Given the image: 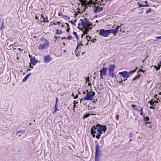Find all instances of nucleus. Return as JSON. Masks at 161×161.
<instances>
[{
  "mask_svg": "<svg viewBox=\"0 0 161 161\" xmlns=\"http://www.w3.org/2000/svg\"><path fill=\"white\" fill-rule=\"evenodd\" d=\"M69 30H70L69 28V27H68L67 28V29H66V31H67L68 32H69Z\"/></svg>",
  "mask_w": 161,
  "mask_h": 161,
  "instance_id": "c03bdc74",
  "label": "nucleus"
},
{
  "mask_svg": "<svg viewBox=\"0 0 161 161\" xmlns=\"http://www.w3.org/2000/svg\"><path fill=\"white\" fill-rule=\"evenodd\" d=\"M103 11V7H100L99 6L95 5L93 8V11L95 14H97Z\"/></svg>",
  "mask_w": 161,
  "mask_h": 161,
  "instance_id": "6e6552de",
  "label": "nucleus"
},
{
  "mask_svg": "<svg viewBox=\"0 0 161 161\" xmlns=\"http://www.w3.org/2000/svg\"><path fill=\"white\" fill-rule=\"evenodd\" d=\"M18 49H19V51H23V49H21V48H18Z\"/></svg>",
  "mask_w": 161,
  "mask_h": 161,
  "instance_id": "4d7b16f0",
  "label": "nucleus"
},
{
  "mask_svg": "<svg viewBox=\"0 0 161 161\" xmlns=\"http://www.w3.org/2000/svg\"><path fill=\"white\" fill-rule=\"evenodd\" d=\"M140 77V74H138V75L136 76L135 77L132 79L133 80H136L137 79H138L139 77Z\"/></svg>",
  "mask_w": 161,
  "mask_h": 161,
  "instance_id": "412c9836",
  "label": "nucleus"
},
{
  "mask_svg": "<svg viewBox=\"0 0 161 161\" xmlns=\"http://www.w3.org/2000/svg\"><path fill=\"white\" fill-rule=\"evenodd\" d=\"M58 98L57 97H56V103H55V105H57V103H58Z\"/></svg>",
  "mask_w": 161,
  "mask_h": 161,
  "instance_id": "e433bc0d",
  "label": "nucleus"
},
{
  "mask_svg": "<svg viewBox=\"0 0 161 161\" xmlns=\"http://www.w3.org/2000/svg\"><path fill=\"white\" fill-rule=\"evenodd\" d=\"M143 108L142 107L141 109L138 110V111L140 113V114L142 116H143Z\"/></svg>",
  "mask_w": 161,
  "mask_h": 161,
  "instance_id": "5701e85b",
  "label": "nucleus"
},
{
  "mask_svg": "<svg viewBox=\"0 0 161 161\" xmlns=\"http://www.w3.org/2000/svg\"><path fill=\"white\" fill-rule=\"evenodd\" d=\"M76 106V105L75 104V103H74V108L73 109L74 110H75L74 108H75V106Z\"/></svg>",
  "mask_w": 161,
  "mask_h": 161,
  "instance_id": "052dcab7",
  "label": "nucleus"
},
{
  "mask_svg": "<svg viewBox=\"0 0 161 161\" xmlns=\"http://www.w3.org/2000/svg\"><path fill=\"white\" fill-rule=\"evenodd\" d=\"M154 103H158V102L157 101H154Z\"/></svg>",
  "mask_w": 161,
  "mask_h": 161,
  "instance_id": "3c124183",
  "label": "nucleus"
},
{
  "mask_svg": "<svg viewBox=\"0 0 161 161\" xmlns=\"http://www.w3.org/2000/svg\"><path fill=\"white\" fill-rule=\"evenodd\" d=\"M43 22H48V21L47 20L48 17H45L43 18Z\"/></svg>",
  "mask_w": 161,
  "mask_h": 161,
  "instance_id": "bb28decb",
  "label": "nucleus"
},
{
  "mask_svg": "<svg viewBox=\"0 0 161 161\" xmlns=\"http://www.w3.org/2000/svg\"><path fill=\"white\" fill-rule=\"evenodd\" d=\"M52 58L50 57V55L44 56V62L45 63H48L51 61Z\"/></svg>",
  "mask_w": 161,
  "mask_h": 161,
  "instance_id": "9d476101",
  "label": "nucleus"
},
{
  "mask_svg": "<svg viewBox=\"0 0 161 161\" xmlns=\"http://www.w3.org/2000/svg\"><path fill=\"white\" fill-rule=\"evenodd\" d=\"M16 134L18 135L19 136H20L22 135V134L20 133V131H18L17 132Z\"/></svg>",
  "mask_w": 161,
  "mask_h": 161,
  "instance_id": "7c9ffc66",
  "label": "nucleus"
},
{
  "mask_svg": "<svg viewBox=\"0 0 161 161\" xmlns=\"http://www.w3.org/2000/svg\"><path fill=\"white\" fill-rule=\"evenodd\" d=\"M96 154L95 156H98V153L99 151V147L98 144L96 145Z\"/></svg>",
  "mask_w": 161,
  "mask_h": 161,
  "instance_id": "4468645a",
  "label": "nucleus"
},
{
  "mask_svg": "<svg viewBox=\"0 0 161 161\" xmlns=\"http://www.w3.org/2000/svg\"><path fill=\"white\" fill-rule=\"evenodd\" d=\"M131 106L132 108H135V107L136 106L134 104H132V105H131Z\"/></svg>",
  "mask_w": 161,
  "mask_h": 161,
  "instance_id": "8fccbe9b",
  "label": "nucleus"
},
{
  "mask_svg": "<svg viewBox=\"0 0 161 161\" xmlns=\"http://www.w3.org/2000/svg\"><path fill=\"white\" fill-rule=\"evenodd\" d=\"M142 69H140L139 71L137 72V73H138L139 71H142Z\"/></svg>",
  "mask_w": 161,
  "mask_h": 161,
  "instance_id": "e2e57ef3",
  "label": "nucleus"
},
{
  "mask_svg": "<svg viewBox=\"0 0 161 161\" xmlns=\"http://www.w3.org/2000/svg\"><path fill=\"white\" fill-rule=\"evenodd\" d=\"M120 26H121V25L120 26H117L116 28L115 29L116 30V32H117V33L118 32V29L119 28V27H120Z\"/></svg>",
  "mask_w": 161,
  "mask_h": 161,
  "instance_id": "f704fd0d",
  "label": "nucleus"
},
{
  "mask_svg": "<svg viewBox=\"0 0 161 161\" xmlns=\"http://www.w3.org/2000/svg\"><path fill=\"white\" fill-rule=\"evenodd\" d=\"M62 33V31L61 30H58V29L57 30V31L56 32V34H60Z\"/></svg>",
  "mask_w": 161,
  "mask_h": 161,
  "instance_id": "b1692460",
  "label": "nucleus"
},
{
  "mask_svg": "<svg viewBox=\"0 0 161 161\" xmlns=\"http://www.w3.org/2000/svg\"><path fill=\"white\" fill-rule=\"evenodd\" d=\"M92 115H93L94 114H86L84 115V117L87 118Z\"/></svg>",
  "mask_w": 161,
  "mask_h": 161,
  "instance_id": "393cba45",
  "label": "nucleus"
},
{
  "mask_svg": "<svg viewBox=\"0 0 161 161\" xmlns=\"http://www.w3.org/2000/svg\"><path fill=\"white\" fill-rule=\"evenodd\" d=\"M145 60H142V62L143 63H144V62H145Z\"/></svg>",
  "mask_w": 161,
  "mask_h": 161,
  "instance_id": "338daca9",
  "label": "nucleus"
},
{
  "mask_svg": "<svg viewBox=\"0 0 161 161\" xmlns=\"http://www.w3.org/2000/svg\"><path fill=\"white\" fill-rule=\"evenodd\" d=\"M31 74V73H30L26 75L25 76L24 79L22 80V81L23 82H25L27 80L28 78L29 77L30 75Z\"/></svg>",
  "mask_w": 161,
  "mask_h": 161,
  "instance_id": "2eb2a0df",
  "label": "nucleus"
},
{
  "mask_svg": "<svg viewBox=\"0 0 161 161\" xmlns=\"http://www.w3.org/2000/svg\"><path fill=\"white\" fill-rule=\"evenodd\" d=\"M54 110L53 111V114L55 113L57 110L58 111L59 110L58 109V108L57 107V105H55V108H54Z\"/></svg>",
  "mask_w": 161,
  "mask_h": 161,
  "instance_id": "a878e982",
  "label": "nucleus"
},
{
  "mask_svg": "<svg viewBox=\"0 0 161 161\" xmlns=\"http://www.w3.org/2000/svg\"><path fill=\"white\" fill-rule=\"evenodd\" d=\"M158 96V95L157 94H155L154 96V97L155 98H156Z\"/></svg>",
  "mask_w": 161,
  "mask_h": 161,
  "instance_id": "6e6d98bb",
  "label": "nucleus"
},
{
  "mask_svg": "<svg viewBox=\"0 0 161 161\" xmlns=\"http://www.w3.org/2000/svg\"><path fill=\"white\" fill-rule=\"evenodd\" d=\"M140 77V74H138V75L136 76L135 77L132 79L133 80H136L137 79H138L139 77Z\"/></svg>",
  "mask_w": 161,
  "mask_h": 161,
  "instance_id": "4be33fe9",
  "label": "nucleus"
},
{
  "mask_svg": "<svg viewBox=\"0 0 161 161\" xmlns=\"http://www.w3.org/2000/svg\"><path fill=\"white\" fill-rule=\"evenodd\" d=\"M73 33L75 36V35H77V33L75 31H73Z\"/></svg>",
  "mask_w": 161,
  "mask_h": 161,
  "instance_id": "de8ad7c7",
  "label": "nucleus"
},
{
  "mask_svg": "<svg viewBox=\"0 0 161 161\" xmlns=\"http://www.w3.org/2000/svg\"><path fill=\"white\" fill-rule=\"evenodd\" d=\"M115 70V65L111 64L108 67V70L109 73V76H111L113 78L116 77V76L115 74L114 71Z\"/></svg>",
  "mask_w": 161,
  "mask_h": 161,
  "instance_id": "20e7f679",
  "label": "nucleus"
},
{
  "mask_svg": "<svg viewBox=\"0 0 161 161\" xmlns=\"http://www.w3.org/2000/svg\"><path fill=\"white\" fill-rule=\"evenodd\" d=\"M139 4L138 6L139 8H141L142 7H148L149 6V5H143V4L141 3H138Z\"/></svg>",
  "mask_w": 161,
  "mask_h": 161,
  "instance_id": "f3484780",
  "label": "nucleus"
},
{
  "mask_svg": "<svg viewBox=\"0 0 161 161\" xmlns=\"http://www.w3.org/2000/svg\"><path fill=\"white\" fill-rule=\"evenodd\" d=\"M107 129L105 125H101L99 124L93 126L91 129V132L92 135L93 137L94 138L95 136V134L96 133V130L97 131L96 137L97 139L100 138V136L103 133V132L105 133L106 130Z\"/></svg>",
  "mask_w": 161,
  "mask_h": 161,
  "instance_id": "f257e3e1",
  "label": "nucleus"
},
{
  "mask_svg": "<svg viewBox=\"0 0 161 161\" xmlns=\"http://www.w3.org/2000/svg\"><path fill=\"white\" fill-rule=\"evenodd\" d=\"M156 38L158 39H161V36H158Z\"/></svg>",
  "mask_w": 161,
  "mask_h": 161,
  "instance_id": "79ce46f5",
  "label": "nucleus"
},
{
  "mask_svg": "<svg viewBox=\"0 0 161 161\" xmlns=\"http://www.w3.org/2000/svg\"><path fill=\"white\" fill-rule=\"evenodd\" d=\"M107 68H103L100 71V76L101 79H103V75H106L107 71Z\"/></svg>",
  "mask_w": 161,
  "mask_h": 161,
  "instance_id": "1a4fd4ad",
  "label": "nucleus"
},
{
  "mask_svg": "<svg viewBox=\"0 0 161 161\" xmlns=\"http://www.w3.org/2000/svg\"><path fill=\"white\" fill-rule=\"evenodd\" d=\"M119 115H116V119H117V120H118L119 119Z\"/></svg>",
  "mask_w": 161,
  "mask_h": 161,
  "instance_id": "09e8293b",
  "label": "nucleus"
},
{
  "mask_svg": "<svg viewBox=\"0 0 161 161\" xmlns=\"http://www.w3.org/2000/svg\"><path fill=\"white\" fill-rule=\"evenodd\" d=\"M86 91H84L83 92V94H86Z\"/></svg>",
  "mask_w": 161,
  "mask_h": 161,
  "instance_id": "bf43d9fd",
  "label": "nucleus"
},
{
  "mask_svg": "<svg viewBox=\"0 0 161 161\" xmlns=\"http://www.w3.org/2000/svg\"><path fill=\"white\" fill-rule=\"evenodd\" d=\"M41 40L43 42V44L40 43L38 46V49L42 50L44 49H47L49 45V41L45 38L42 37Z\"/></svg>",
  "mask_w": 161,
  "mask_h": 161,
  "instance_id": "7ed1b4c3",
  "label": "nucleus"
},
{
  "mask_svg": "<svg viewBox=\"0 0 161 161\" xmlns=\"http://www.w3.org/2000/svg\"><path fill=\"white\" fill-rule=\"evenodd\" d=\"M72 38V36H71L70 35H69L68 37H63L62 38V40H63L64 39H68V40H70Z\"/></svg>",
  "mask_w": 161,
  "mask_h": 161,
  "instance_id": "6ab92c4d",
  "label": "nucleus"
},
{
  "mask_svg": "<svg viewBox=\"0 0 161 161\" xmlns=\"http://www.w3.org/2000/svg\"><path fill=\"white\" fill-rule=\"evenodd\" d=\"M150 109H154L155 108L154 107H153V106H150L149 107Z\"/></svg>",
  "mask_w": 161,
  "mask_h": 161,
  "instance_id": "49530a36",
  "label": "nucleus"
},
{
  "mask_svg": "<svg viewBox=\"0 0 161 161\" xmlns=\"http://www.w3.org/2000/svg\"><path fill=\"white\" fill-rule=\"evenodd\" d=\"M31 63H30V68H33V66H31Z\"/></svg>",
  "mask_w": 161,
  "mask_h": 161,
  "instance_id": "0e129e2a",
  "label": "nucleus"
},
{
  "mask_svg": "<svg viewBox=\"0 0 161 161\" xmlns=\"http://www.w3.org/2000/svg\"><path fill=\"white\" fill-rule=\"evenodd\" d=\"M119 74L123 78L125 79H124V81L126 80H127V79L129 77V75H128L129 74H128V72L126 71L119 72Z\"/></svg>",
  "mask_w": 161,
  "mask_h": 161,
  "instance_id": "39448f33",
  "label": "nucleus"
},
{
  "mask_svg": "<svg viewBox=\"0 0 161 161\" xmlns=\"http://www.w3.org/2000/svg\"><path fill=\"white\" fill-rule=\"evenodd\" d=\"M58 15L59 16H63V15L61 13H60L58 14Z\"/></svg>",
  "mask_w": 161,
  "mask_h": 161,
  "instance_id": "13d9d810",
  "label": "nucleus"
},
{
  "mask_svg": "<svg viewBox=\"0 0 161 161\" xmlns=\"http://www.w3.org/2000/svg\"><path fill=\"white\" fill-rule=\"evenodd\" d=\"M76 22V20H75L74 21L72 20L69 21V22H70L71 23V24L73 25H74L75 24V22Z\"/></svg>",
  "mask_w": 161,
  "mask_h": 161,
  "instance_id": "c756f323",
  "label": "nucleus"
},
{
  "mask_svg": "<svg viewBox=\"0 0 161 161\" xmlns=\"http://www.w3.org/2000/svg\"><path fill=\"white\" fill-rule=\"evenodd\" d=\"M78 94H77L74 97V99H76L78 97Z\"/></svg>",
  "mask_w": 161,
  "mask_h": 161,
  "instance_id": "a19ab883",
  "label": "nucleus"
},
{
  "mask_svg": "<svg viewBox=\"0 0 161 161\" xmlns=\"http://www.w3.org/2000/svg\"><path fill=\"white\" fill-rule=\"evenodd\" d=\"M129 137L131 138L132 137V134L131 133H130L129 134Z\"/></svg>",
  "mask_w": 161,
  "mask_h": 161,
  "instance_id": "ea45409f",
  "label": "nucleus"
},
{
  "mask_svg": "<svg viewBox=\"0 0 161 161\" xmlns=\"http://www.w3.org/2000/svg\"><path fill=\"white\" fill-rule=\"evenodd\" d=\"M95 161H99V158L98 156H95Z\"/></svg>",
  "mask_w": 161,
  "mask_h": 161,
  "instance_id": "2f4dec72",
  "label": "nucleus"
},
{
  "mask_svg": "<svg viewBox=\"0 0 161 161\" xmlns=\"http://www.w3.org/2000/svg\"><path fill=\"white\" fill-rule=\"evenodd\" d=\"M83 46V45L81 43H79L77 45V47L75 51V53H76L77 52L78 50H79L80 49H81V47H80V46ZM78 52L79 53H80V50H79L78 51Z\"/></svg>",
  "mask_w": 161,
  "mask_h": 161,
  "instance_id": "f8f14e48",
  "label": "nucleus"
},
{
  "mask_svg": "<svg viewBox=\"0 0 161 161\" xmlns=\"http://www.w3.org/2000/svg\"><path fill=\"white\" fill-rule=\"evenodd\" d=\"M160 67L159 66V67H158L157 68H156V70H159L160 69Z\"/></svg>",
  "mask_w": 161,
  "mask_h": 161,
  "instance_id": "5fc2aeb1",
  "label": "nucleus"
},
{
  "mask_svg": "<svg viewBox=\"0 0 161 161\" xmlns=\"http://www.w3.org/2000/svg\"><path fill=\"white\" fill-rule=\"evenodd\" d=\"M99 34L104 37H107L109 35L108 30H105L104 29H101L100 30Z\"/></svg>",
  "mask_w": 161,
  "mask_h": 161,
  "instance_id": "423d86ee",
  "label": "nucleus"
},
{
  "mask_svg": "<svg viewBox=\"0 0 161 161\" xmlns=\"http://www.w3.org/2000/svg\"><path fill=\"white\" fill-rule=\"evenodd\" d=\"M109 34L110 33L113 34L114 35H115V34L117 33L116 32V30L115 29H112L110 30H108Z\"/></svg>",
  "mask_w": 161,
  "mask_h": 161,
  "instance_id": "ddd939ff",
  "label": "nucleus"
},
{
  "mask_svg": "<svg viewBox=\"0 0 161 161\" xmlns=\"http://www.w3.org/2000/svg\"><path fill=\"white\" fill-rule=\"evenodd\" d=\"M16 43L15 42H14V43L13 44H10V45H9L8 46V50H10V49H12V47H11L12 45H13L15 44Z\"/></svg>",
  "mask_w": 161,
  "mask_h": 161,
  "instance_id": "cd10ccee",
  "label": "nucleus"
},
{
  "mask_svg": "<svg viewBox=\"0 0 161 161\" xmlns=\"http://www.w3.org/2000/svg\"><path fill=\"white\" fill-rule=\"evenodd\" d=\"M120 26H121V25L120 26H117L116 28L115 29L116 30V32H117V33L118 32V29L119 28V27H120Z\"/></svg>",
  "mask_w": 161,
  "mask_h": 161,
  "instance_id": "72a5a7b5",
  "label": "nucleus"
},
{
  "mask_svg": "<svg viewBox=\"0 0 161 161\" xmlns=\"http://www.w3.org/2000/svg\"><path fill=\"white\" fill-rule=\"evenodd\" d=\"M3 24H4V21H3L2 24L1 26V27H0V28L1 30H2V28H3Z\"/></svg>",
  "mask_w": 161,
  "mask_h": 161,
  "instance_id": "4c0bfd02",
  "label": "nucleus"
},
{
  "mask_svg": "<svg viewBox=\"0 0 161 161\" xmlns=\"http://www.w3.org/2000/svg\"><path fill=\"white\" fill-rule=\"evenodd\" d=\"M151 9H150L149 10L146 11V13L147 14L149 13L150 12H151Z\"/></svg>",
  "mask_w": 161,
  "mask_h": 161,
  "instance_id": "58836bf2",
  "label": "nucleus"
},
{
  "mask_svg": "<svg viewBox=\"0 0 161 161\" xmlns=\"http://www.w3.org/2000/svg\"><path fill=\"white\" fill-rule=\"evenodd\" d=\"M91 25H91L90 23V24H89L88 25L86 26L85 27L89 30L90 29H91L92 28L91 27Z\"/></svg>",
  "mask_w": 161,
  "mask_h": 161,
  "instance_id": "c85d7f7f",
  "label": "nucleus"
},
{
  "mask_svg": "<svg viewBox=\"0 0 161 161\" xmlns=\"http://www.w3.org/2000/svg\"><path fill=\"white\" fill-rule=\"evenodd\" d=\"M149 103H150V104L151 105H153L154 104V102L153 101V100H152Z\"/></svg>",
  "mask_w": 161,
  "mask_h": 161,
  "instance_id": "473e14b6",
  "label": "nucleus"
},
{
  "mask_svg": "<svg viewBox=\"0 0 161 161\" xmlns=\"http://www.w3.org/2000/svg\"><path fill=\"white\" fill-rule=\"evenodd\" d=\"M90 4H94V5H95L94 3H95L94 2H93L92 1H90Z\"/></svg>",
  "mask_w": 161,
  "mask_h": 161,
  "instance_id": "37998d69",
  "label": "nucleus"
},
{
  "mask_svg": "<svg viewBox=\"0 0 161 161\" xmlns=\"http://www.w3.org/2000/svg\"><path fill=\"white\" fill-rule=\"evenodd\" d=\"M93 100L92 101V103H95V99H93Z\"/></svg>",
  "mask_w": 161,
  "mask_h": 161,
  "instance_id": "69168bd1",
  "label": "nucleus"
},
{
  "mask_svg": "<svg viewBox=\"0 0 161 161\" xmlns=\"http://www.w3.org/2000/svg\"><path fill=\"white\" fill-rule=\"evenodd\" d=\"M143 118L144 119L145 121H148L149 120V117L148 116L145 117L144 115L142 116Z\"/></svg>",
  "mask_w": 161,
  "mask_h": 161,
  "instance_id": "aec40b11",
  "label": "nucleus"
},
{
  "mask_svg": "<svg viewBox=\"0 0 161 161\" xmlns=\"http://www.w3.org/2000/svg\"><path fill=\"white\" fill-rule=\"evenodd\" d=\"M96 41H97L96 39H94V40L92 41V42H93L94 43V42H96Z\"/></svg>",
  "mask_w": 161,
  "mask_h": 161,
  "instance_id": "864d4df0",
  "label": "nucleus"
},
{
  "mask_svg": "<svg viewBox=\"0 0 161 161\" xmlns=\"http://www.w3.org/2000/svg\"><path fill=\"white\" fill-rule=\"evenodd\" d=\"M137 68V67H136V69H134V70H131V71H130L128 72V74H129L128 75H129L130 76V74H132L133 73L135 72Z\"/></svg>",
  "mask_w": 161,
  "mask_h": 161,
  "instance_id": "a211bd4d",
  "label": "nucleus"
},
{
  "mask_svg": "<svg viewBox=\"0 0 161 161\" xmlns=\"http://www.w3.org/2000/svg\"><path fill=\"white\" fill-rule=\"evenodd\" d=\"M145 124H147V123H148V124H150L151 123V122H150V121H146L145 122Z\"/></svg>",
  "mask_w": 161,
  "mask_h": 161,
  "instance_id": "a18cd8bd",
  "label": "nucleus"
},
{
  "mask_svg": "<svg viewBox=\"0 0 161 161\" xmlns=\"http://www.w3.org/2000/svg\"><path fill=\"white\" fill-rule=\"evenodd\" d=\"M29 57L30 58H31V63L33 65H34L36 63L38 62V61L36 60L35 58H33L31 57V55H29Z\"/></svg>",
  "mask_w": 161,
  "mask_h": 161,
  "instance_id": "9b49d317",
  "label": "nucleus"
},
{
  "mask_svg": "<svg viewBox=\"0 0 161 161\" xmlns=\"http://www.w3.org/2000/svg\"><path fill=\"white\" fill-rule=\"evenodd\" d=\"M86 96L80 99V103H81L82 101L84 100H90L92 101L93 100L92 98L95 95L94 92L92 91H91L89 92L88 90H86Z\"/></svg>",
  "mask_w": 161,
  "mask_h": 161,
  "instance_id": "f03ea898",
  "label": "nucleus"
},
{
  "mask_svg": "<svg viewBox=\"0 0 161 161\" xmlns=\"http://www.w3.org/2000/svg\"><path fill=\"white\" fill-rule=\"evenodd\" d=\"M159 64L161 66V60L159 62Z\"/></svg>",
  "mask_w": 161,
  "mask_h": 161,
  "instance_id": "774afa93",
  "label": "nucleus"
},
{
  "mask_svg": "<svg viewBox=\"0 0 161 161\" xmlns=\"http://www.w3.org/2000/svg\"><path fill=\"white\" fill-rule=\"evenodd\" d=\"M81 21V25L83 27H85L86 26L88 25L90 22H89L88 20L86 18H84L83 19H80Z\"/></svg>",
  "mask_w": 161,
  "mask_h": 161,
  "instance_id": "0eeeda50",
  "label": "nucleus"
},
{
  "mask_svg": "<svg viewBox=\"0 0 161 161\" xmlns=\"http://www.w3.org/2000/svg\"><path fill=\"white\" fill-rule=\"evenodd\" d=\"M60 22H58L56 23H53V24L55 25H60Z\"/></svg>",
  "mask_w": 161,
  "mask_h": 161,
  "instance_id": "c9c22d12",
  "label": "nucleus"
},
{
  "mask_svg": "<svg viewBox=\"0 0 161 161\" xmlns=\"http://www.w3.org/2000/svg\"><path fill=\"white\" fill-rule=\"evenodd\" d=\"M65 24L67 25V27L69 26V24L68 23H66Z\"/></svg>",
  "mask_w": 161,
  "mask_h": 161,
  "instance_id": "680f3d73",
  "label": "nucleus"
},
{
  "mask_svg": "<svg viewBox=\"0 0 161 161\" xmlns=\"http://www.w3.org/2000/svg\"><path fill=\"white\" fill-rule=\"evenodd\" d=\"M82 31H83V33L85 34H87L88 32L89 31V30L86 28V27H84Z\"/></svg>",
  "mask_w": 161,
  "mask_h": 161,
  "instance_id": "dca6fc26",
  "label": "nucleus"
},
{
  "mask_svg": "<svg viewBox=\"0 0 161 161\" xmlns=\"http://www.w3.org/2000/svg\"><path fill=\"white\" fill-rule=\"evenodd\" d=\"M20 133H23L25 132V130H22V131H20Z\"/></svg>",
  "mask_w": 161,
  "mask_h": 161,
  "instance_id": "603ef678",
  "label": "nucleus"
}]
</instances>
